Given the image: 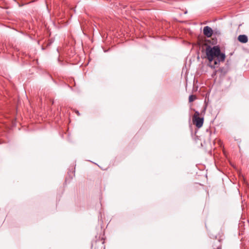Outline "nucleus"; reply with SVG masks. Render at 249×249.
Instances as JSON below:
<instances>
[{
  "instance_id": "1",
  "label": "nucleus",
  "mask_w": 249,
  "mask_h": 249,
  "mask_svg": "<svg viewBox=\"0 0 249 249\" xmlns=\"http://www.w3.org/2000/svg\"><path fill=\"white\" fill-rule=\"evenodd\" d=\"M206 58L208 60L211 68L217 67L221 62H224L226 55L221 52L218 46L212 47L208 45L205 50Z\"/></svg>"
},
{
  "instance_id": "2",
  "label": "nucleus",
  "mask_w": 249,
  "mask_h": 249,
  "mask_svg": "<svg viewBox=\"0 0 249 249\" xmlns=\"http://www.w3.org/2000/svg\"><path fill=\"white\" fill-rule=\"evenodd\" d=\"M193 122L197 128H200L203 125L204 118L198 117L195 119H193Z\"/></svg>"
},
{
  "instance_id": "3",
  "label": "nucleus",
  "mask_w": 249,
  "mask_h": 249,
  "mask_svg": "<svg viewBox=\"0 0 249 249\" xmlns=\"http://www.w3.org/2000/svg\"><path fill=\"white\" fill-rule=\"evenodd\" d=\"M213 33L212 29L209 26H205L203 29L204 35L208 37H211Z\"/></svg>"
},
{
  "instance_id": "4",
  "label": "nucleus",
  "mask_w": 249,
  "mask_h": 249,
  "mask_svg": "<svg viewBox=\"0 0 249 249\" xmlns=\"http://www.w3.org/2000/svg\"><path fill=\"white\" fill-rule=\"evenodd\" d=\"M238 40L242 43H246L248 41V38L245 35H240L238 36Z\"/></svg>"
},
{
  "instance_id": "5",
  "label": "nucleus",
  "mask_w": 249,
  "mask_h": 249,
  "mask_svg": "<svg viewBox=\"0 0 249 249\" xmlns=\"http://www.w3.org/2000/svg\"><path fill=\"white\" fill-rule=\"evenodd\" d=\"M196 99V97L195 95H191L189 97V102H192Z\"/></svg>"
},
{
  "instance_id": "6",
  "label": "nucleus",
  "mask_w": 249,
  "mask_h": 249,
  "mask_svg": "<svg viewBox=\"0 0 249 249\" xmlns=\"http://www.w3.org/2000/svg\"><path fill=\"white\" fill-rule=\"evenodd\" d=\"M199 115H200V114L198 111H195V114L193 117V119H195V118L199 117Z\"/></svg>"
},
{
  "instance_id": "7",
  "label": "nucleus",
  "mask_w": 249,
  "mask_h": 249,
  "mask_svg": "<svg viewBox=\"0 0 249 249\" xmlns=\"http://www.w3.org/2000/svg\"><path fill=\"white\" fill-rule=\"evenodd\" d=\"M217 249H221V247H217Z\"/></svg>"
}]
</instances>
